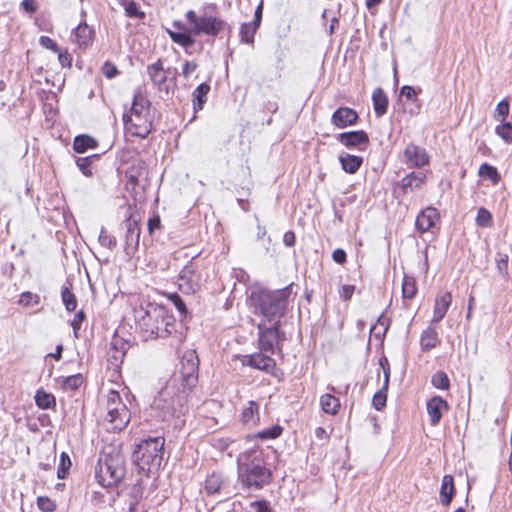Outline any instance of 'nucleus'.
Instances as JSON below:
<instances>
[{
    "mask_svg": "<svg viewBox=\"0 0 512 512\" xmlns=\"http://www.w3.org/2000/svg\"><path fill=\"white\" fill-rule=\"evenodd\" d=\"M136 321L145 341L166 338L176 331V320L168 309L156 303H147L136 311Z\"/></svg>",
    "mask_w": 512,
    "mask_h": 512,
    "instance_id": "nucleus-1",
    "label": "nucleus"
},
{
    "mask_svg": "<svg viewBox=\"0 0 512 512\" xmlns=\"http://www.w3.org/2000/svg\"><path fill=\"white\" fill-rule=\"evenodd\" d=\"M237 464L239 481L244 487L259 490L270 483L272 472L266 466L262 450L250 449L241 453Z\"/></svg>",
    "mask_w": 512,
    "mask_h": 512,
    "instance_id": "nucleus-2",
    "label": "nucleus"
},
{
    "mask_svg": "<svg viewBox=\"0 0 512 512\" xmlns=\"http://www.w3.org/2000/svg\"><path fill=\"white\" fill-rule=\"evenodd\" d=\"M291 286L274 291L260 290L253 292L251 300L256 313L262 315L268 322L280 323L291 295Z\"/></svg>",
    "mask_w": 512,
    "mask_h": 512,
    "instance_id": "nucleus-3",
    "label": "nucleus"
},
{
    "mask_svg": "<svg viewBox=\"0 0 512 512\" xmlns=\"http://www.w3.org/2000/svg\"><path fill=\"white\" fill-rule=\"evenodd\" d=\"M125 130L133 136L146 138L152 130L151 103L137 90L129 113L123 115Z\"/></svg>",
    "mask_w": 512,
    "mask_h": 512,
    "instance_id": "nucleus-4",
    "label": "nucleus"
},
{
    "mask_svg": "<svg viewBox=\"0 0 512 512\" xmlns=\"http://www.w3.org/2000/svg\"><path fill=\"white\" fill-rule=\"evenodd\" d=\"M165 439L163 437H149L141 441L132 454L137 467L144 473L159 470L163 460Z\"/></svg>",
    "mask_w": 512,
    "mask_h": 512,
    "instance_id": "nucleus-5",
    "label": "nucleus"
},
{
    "mask_svg": "<svg viewBox=\"0 0 512 512\" xmlns=\"http://www.w3.org/2000/svg\"><path fill=\"white\" fill-rule=\"evenodd\" d=\"M131 414L122 401L119 392L110 390L106 400V414L103 425L108 431H121L130 422Z\"/></svg>",
    "mask_w": 512,
    "mask_h": 512,
    "instance_id": "nucleus-6",
    "label": "nucleus"
},
{
    "mask_svg": "<svg viewBox=\"0 0 512 512\" xmlns=\"http://www.w3.org/2000/svg\"><path fill=\"white\" fill-rule=\"evenodd\" d=\"M124 466L119 455H104L99 458L95 468L97 482L103 487L117 485L124 477Z\"/></svg>",
    "mask_w": 512,
    "mask_h": 512,
    "instance_id": "nucleus-7",
    "label": "nucleus"
},
{
    "mask_svg": "<svg viewBox=\"0 0 512 512\" xmlns=\"http://www.w3.org/2000/svg\"><path fill=\"white\" fill-rule=\"evenodd\" d=\"M258 328V348L261 352L274 354H283V342L286 337L280 331V323H272L267 326L264 322L257 325Z\"/></svg>",
    "mask_w": 512,
    "mask_h": 512,
    "instance_id": "nucleus-8",
    "label": "nucleus"
},
{
    "mask_svg": "<svg viewBox=\"0 0 512 512\" xmlns=\"http://www.w3.org/2000/svg\"><path fill=\"white\" fill-rule=\"evenodd\" d=\"M191 25V33L194 35L205 34L215 37L226 27V22L218 17L204 14L198 16L195 11L189 10L185 14Z\"/></svg>",
    "mask_w": 512,
    "mask_h": 512,
    "instance_id": "nucleus-9",
    "label": "nucleus"
},
{
    "mask_svg": "<svg viewBox=\"0 0 512 512\" xmlns=\"http://www.w3.org/2000/svg\"><path fill=\"white\" fill-rule=\"evenodd\" d=\"M180 376L185 388H192L198 381L199 358L195 350H187L180 360Z\"/></svg>",
    "mask_w": 512,
    "mask_h": 512,
    "instance_id": "nucleus-10",
    "label": "nucleus"
},
{
    "mask_svg": "<svg viewBox=\"0 0 512 512\" xmlns=\"http://www.w3.org/2000/svg\"><path fill=\"white\" fill-rule=\"evenodd\" d=\"M122 225L125 229L124 251L127 256L131 257L136 253L139 247L140 225L137 220L131 219L130 216L125 219Z\"/></svg>",
    "mask_w": 512,
    "mask_h": 512,
    "instance_id": "nucleus-11",
    "label": "nucleus"
},
{
    "mask_svg": "<svg viewBox=\"0 0 512 512\" xmlns=\"http://www.w3.org/2000/svg\"><path fill=\"white\" fill-rule=\"evenodd\" d=\"M242 363L243 365L250 366L254 369H258L272 375L276 368V361L272 357L264 355L261 351L244 356Z\"/></svg>",
    "mask_w": 512,
    "mask_h": 512,
    "instance_id": "nucleus-12",
    "label": "nucleus"
},
{
    "mask_svg": "<svg viewBox=\"0 0 512 512\" xmlns=\"http://www.w3.org/2000/svg\"><path fill=\"white\" fill-rule=\"evenodd\" d=\"M359 116L358 113L349 107H339L331 117V122L339 129L354 125Z\"/></svg>",
    "mask_w": 512,
    "mask_h": 512,
    "instance_id": "nucleus-13",
    "label": "nucleus"
},
{
    "mask_svg": "<svg viewBox=\"0 0 512 512\" xmlns=\"http://www.w3.org/2000/svg\"><path fill=\"white\" fill-rule=\"evenodd\" d=\"M404 157L407 163L413 167H422L429 162L426 150L420 146L410 143L404 150Z\"/></svg>",
    "mask_w": 512,
    "mask_h": 512,
    "instance_id": "nucleus-14",
    "label": "nucleus"
},
{
    "mask_svg": "<svg viewBox=\"0 0 512 512\" xmlns=\"http://www.w3.org/2000/svg\"><path fill=\"white\" fill-rule=\"evenodd\" d=\"M337 139L347 148L366 146L369 143L368 134L363 130L340 133Z\"/></svg>",
    "mask_w": 512,
    "mask_h": 512,
    "instance_id": "nucleus-15",
    "label": "nucleus"
},
{
    "mask_svg": "<svg viewBox=\"0 0 512 512\" xmlns=\"http://www.w3.org/2000/svg\"><path fill=\"white\" fill-rule=\"evenodd\" d=\"M449 409V405L446 400H444L440 396H435L431 398L427 402V412L430 418V423L432 426H436L441 418L443 411H447Z\"/></svg>",
    "mask_w": 512,
    "mask_h": 512,
    "instance_id": "nucleus-16",
    "label": "nucleus"
},
{
    "mask_svg": "<svg viewBox=\"0 0 512 512\" xmlns=\"http://www.w3.org/2000/svg\"><path fill=\"white\" fill-rule=\"evenodd\" d=\"M147 74L153 84L157 86L160 91L167 90V74L164 70L161 59H158L156 62L148 65Z\"/></svg>",
    "mask_w": 512,
    "mask_h": 512,
    "instance_id": "nucleus-17",
    "label": "nucleus"
},
{
    "mask_svg": "<svg viewBox=\"0 0 512 512\" xmlns=\"http://www.w3.org/2000/svg\"><path fill=\"white\" fill-rule=\"evenodd\" d=\"M438 219L439 213L437 209L427 207L417 216L415 225L420 232H427L435 225Z\"/></svg>",
    "mask_w": 512,
    "mask_h": 512,
    "instance_id": "nucleus-18",
    "label": "nucleus"
},
{
    "mask_svg": "<svg viewBox=\"0 0 512 512\" xmlns=\"http://www.w3.org/2000/svg\"><path fill=\"white\" fill-rule=\"evenodd\" d=\"M451 302L452 295L450 292H445L436 297L431 324H437L444 318Z\"/></svg>",
    "mask_w": 512,
    "mask_h": 512,
    "instance_id": "nucleus-19",
    "label": "nucleus"
},
{
    "mask_svg": "<svg viewBox=\"0 0 512 512\" xmlns=\"http://www.w3.org/2000/svg\"><path fill=\"white\" fill-rule=\"evenodd\" d=\"M180 279L190 286L191 289L195 290L199 288L201 276L198 272L197 265L190 261L180 272Z\"/></svg>",
    "mask_w": 512,
    "mask_h": 512,
    "instance_id": "nucleus-20",
    "label": "nucleus"
},
{
    "mask_svg": "<svg viewBox=\"0 0 512 512\" xmlns=\"http://www.w3.org/2000/svg\"><path fill=\"white\" fill-rule=\"evenodd\" d=\"M426 180V176L421 172H412L406 175L401 180V188L404 193L412 192L414 190L420 189Z\"/></svg>",
    "mask_w": 512,
    "mask_h": 512,
    "instance_id": "nucleus-21",
    "label": "nucleus"
},
{
    "mask_svg": "<svg viewBox=\"0 0 512 512\" xmlns=\"http://www.w3.org/2000/svg\"><path fill=\"white\" fill-rule=\"evenodd\" d=\"M434 325L430 323L429 327L421 335L420 344L423 351H430L440 343L438 332Z\"/></svg>",
    "mask_w": 512,
    "mask_h": 512,
    "instance_id": "nucleus-22",
    "label": "nucleus"
},
{
    "mask_svg": "<svg viewBox=\"0 0 512 512\" xmlns=\"http://www.w3.org/2000/svg\"><path fill=\"white\" fill-rule=\"evenodd\" d=\"M166 32L170 36L171 40L183 47L187 53H189V49L195 44V39L192 37L193 33H191V31L189 33L176 32L170 28H167Z\"/></svg>",
    "mask_w": 512,
    "mask_h": 512,
    "instance_id": "nucleus-23",
    "label": "nucleus"
},
{
    "mask_svg": "<svg viewBox=\"0 0 512 512\" xmlns=\"http://www.w3.org/2000/svg\"><path fill=\"white\" fill-rule=\"evenodd\" d=\"M373 108L377 117L387 112L388 98L382 88H376L372 94Z\"/></svg>",
    "mask_w": 512,
    "mask_h": 512,
    "instance_id": "nucleus-24",
    "label": "nucleus"
},
{
    "mask_svg": "<svg viewBox=\"0 0 512 512\" xmlns=\"http://www.w3.org/2000/svg\"><path fill=\"white\" fill-rule=\"evenodd\" d=\"M339 162L341 164L342 169L349 173H356L363 163V158L356 155L351 154H343L339 157Z\"/></svg>",
    "mask_w": 512,
    "mask_h": 512,
    "instance_id": "nucleus-25",
    "label": "nucleus"
},
{
    "mask_svg": "<svg viewBox=\"0 0 512 512\" xmlns=\"http://www.w3.org/2000/svg\"><path fill=\"white\" fill-rule=\"evenodd\" d=\"M454 495V480L451 475H444L440 489V502L447 506L451 503Z\"/></svg>",
    "mask_w": 512,
    "mask_h": 512,
    "instance_id": "nucleus-26",
    "label": "nucleus"
},
{
    "mask_svg": "<svg viewBox=\"0 0 512 512\" xmlns=\"http://www.w3.org/2000/svg\"><path fill=\"white\" fill-rule=\"evenodd\" d=\"M210 86L207 83L200 84L192 93L193 107L195 111L202 110L207 100Z\"/></svg>",
    "mask_w": 512,
    "mask_h": 512,
    "instance_id": "nucleus-27",
    "label": "nucleus"
},
{
    "mask_svg": "<svg viewBox=\"0 0 512 512\" xmlns=\"http://www.w3.org/2000/svg\"><path fill=\"white\" fill-rule=\"evenodd\" d=\"M258 404L255 401H249L242 411V421L244 424L254 426L259 421Z\"/></svg>",
    "mask_w": 512,
    "mask_h": 512,
    "instance_id": "nucleus-28",
    "label": "nucleus"
},
{
    "mask_svg": "<svg viewBox=\"0 0 512 512\" xmlns=\"http://www.w3.org/2000/svg\"><path fill=\"white\" fill-rule=\"evenodd\" d=\"M97 147V141L89 135H78L74 138L73 149L77 153H84L87 149Z\"/></svg>",
    "mask_w": 512,
    "mask_h": 512,
    "instance_id": "nucleus-29",
    "label": "nucleus"
},
{
    "mask_svg": "<svg viewBox=\"0 0 512 512\" xmlns=\"http://www.w3.org/2000/svg\"><path fill=\"white\" fill-rule=\"evenodd\" d=\"M320 404H321L322 410L325 413H328L331 415H335L338 412L339 407H340V402H339L338 398H336L335 396H333L331 394H325V395L321 396Z\"/></svg>",
    "mask_w": 512,
    "mask_h": 512,
    "instance_id": "nucleus-30",
    "label": "nucleus"
},
{
    "mask_svg": "<svg viewBox=\"0 0 512 512\" xmlns=\"http://www.w3.org/2000/svg\"><path fill=\"white\" fill-rule=\"evenodd\" d=\"M258 29L259 27L251 22L243 23L239 32L241 42L252 45L254 43V35Z\"/></svg>",
    "mask_w": 512,
    "mask_h": 512,
    "instance_id": "nucleus-31",
    "label": "nucleus"
},
{
    "mask_svg": "<svg viewBox=\"0 0 512 512\" xmlns=\"http://www.w3.org/2000/svg\"><path fill=\"white\" fill-rule=\"evenodd\" d=\"M75 36L79 45L86 46L92 41L93 31L86 23H80L75 30Z\"/></svg>",
    "mask_w": 512,
    "mask_h": 512,
    "instance_id": "nucleus-32",
    "label": "nucleus"
},
{
    "mask_svg": "<svg viewBox=\"0 0 512 512\" xmlns=\"http://www.w3.org/2000/svg\"><path fill=\"white\" fill-rule=\"evenodd\" d=\"M417 293L416 280L412 276L405 275L402 282V297L412 299Z\"/></svg>",
    "mask_w": 512,
    "mask_h": 512,
    "instance_id": "nucleus-33",
    "label": "nucleus"
},
{
    "mask_svg": "<svg viewBox=\"0 0 512 512\" xmlns=\"http://www.w3.org/2000/svg\"><path fill=\"white\" fill-rule=\"evenodd\" d=\"M71 284L69 286H63L61 289V298L62 302L65 305L67 311L72 312L75 311L77 307V299L74 293L70 290Z\"/></svg>",
    "mask_w": 512,
    "mask_h": 512,
    "instance_id": "nucleus-34",
    "label": "nucleus"
},
{
    "mask_svg": "<svg viewBox=\"0 0 512 512\" xmlns=\"http://www.w3.org/2000/svg\"><path fill=\"white\" fill-rule=\"evenodd\" d=\"M35 402L39 408L49 409L55 405V397L44 390H38L35 395Z\"/></svg>",
    "mask_w": 512,
    "mask_h": 512,
    "instance_id": "nucleus-35",
    "label": "nucleus"
},
{
    "mask_svg": "<svg viewBox=\"0 0 512 512\" xmlns=\"http://www.w3.org/2000/svg\"><path fill=\"white\" fill-rule=\"evenodd\" d=\"M120 3L124 6L127 17L137 19L145 18V13L139 9L138 5L134 1L120 0Z\"/></svg>",
    "mask_w": 512,
    "mask_h": 512,
    "instance_id": "nucleus-36",
    "label": "nucleus"
},
{
    "mask_svg": "<svg viewBox=\"0 0 512 512\" xmlns=\"http://www.w3.org/2000/svg\"><path fill=\"white\" fill-rule=\"evenodd\" d=\"M98 157L99 156L97 154L87 156V157H79L76 160V164H77L78 168L80 169V171L85 176H91L92 175V170L90 168L91 164L94 160L98 159Z\"/></svg>",
    "mask_w": 512,
    "mask_h": 512,
    "instance_id": "nucleus-37",
    "label": "nucleus"
},
{
    "mask_svg": "<svg viewBox=\"0 0 512 512\" xmlns=\"http://www.w3.org/2000/svg\"><path fill=\"white\" fill-rule=\"evenodd\" d=\"M479 175L484 178H489L494 184L500 180V175L497 169L487 163H483L479 168Z\"/></svg>",
    "mask_w": 512,
    "mask_h": 512,
    "instance_id": "nucleus-38",
    "label": "nucleus"
},
{
    "mask_svg": "<svg viewBox=\"0 0 512 512\" xmlns=\"http://www.w3.org/2000/svg\"><path fill=\"white\" fill-rule=\"evenodd\" d=\"M431 383L437 389L447 390L450 387L449 378L443 371L436 372L431 378Z\"/></svg>",
    "mask_w": 512,
    "mask_h": 512,
    "instance_id": "nucleus-39",
    "label": "nucleus"
},
{
    "mask_svg": "<svg viewBox=\"0 0 512 512\" xmlns=\"http://www.w3.org/2000/svg\"><path fill=\"white\" fill-rule=\"evenodd\" d=\"M98 241L102 247L113 250L117 245V240L114 236L109 235L104 227L101 228Z\"/></svg>",
    "mask_w": 512,
    "mask_h": 512,
    "instance_id": "nucleus-40",
    "label": "nucleus"
},
{
    "mask_svg": "<svg viewBox=\"0 0 512 512\" xmlns=\"http://www.w3.org/2000/svg\"><path fill=\"white\" fill-rule=\"evenodd\" d=\"M388 389L381 388L372 398V405L377 411H381L386 406Z\"/></svg>",
    "mask_w": 512,
    "mask_h": 512,
    "instance_id": "nucleus-41",
    "label": "nucleus"
},
{
    "mask_svg": "<svg viewBox=\"0 0 512 512\" xmlns=\"http://www.w3.org/2000/svg\"><path fill=\"white\" fill-rule=\"evenodd\" d=\"M83 383V377L81 374H75L65 377L62 381V385L65 389L76 390Z\"/></svg>",
    "mask_w": 512,
    "mask_h": 512,
    "instance_id": "nucleus-42",
    "label": "nucleus"
},
{
    "mask_svg": "<svg viewBox=\"0 0 512 512\" xmlns=\"http://www.w3.org/2000/svg\"><path fill=\"white\" fill-rule=\"evenodd\" d=\"M476 223L481 227H491L492 226V215L485 208H479L476 217Z\"/></svg>",
    "mask_w": 512,
    "mask_h": 512,
    "instance_id": "nucleus-43",
    "label": "nucleus"
},
{
    "mask_svg": "<svg viewBox=\"0 0 512 512\" xmlns=\"http://www.w3.org/2000/svg\"><path fill=\"white\" fill-rule=\"evenodd\" d=\"M19 305L28 307L32 305H38L40 303V296L38 294L32 293V292H23L20 295Z\"/></svg>",
    "mask_w": 512,
    "mask_h": 512,
    "instance_id": "nucleus-44",
    "label": "nucleus"
},
{
    "mask_svg": "<svg viewBox=\"0 0 512 512\" xmlns=\"http://www.w3.org/2000/svg\"><path fill=\"white\" fill-rule=\"evenodd\" d=\"M495 131L504 141L508 143L512 141V124L510 122H504L498 125Z\"/></svg>",
    "mask_w": 512,
    "mask_h": 512,
    "instance_id": "nucleus-45",
    "label": "nucleus"
},
{
    "mask_svg": "<svg viewBox=\"0 0 512 512\" xmlns=\"http://www.w3.org/2000/svg\"><path fill=\"white\" fill-rule=\"evenodd\" d=\"M221 488V481L219 476L212 474L207 477L205 481V489L209 494H214L218 492Z\"/></svg>",
    "mask_w": 512,
    "mask_h": 512,
    "instance_id": "nucleus-46",
    "label": "nucleus"
},
{
    "mask_svg": "<svg viewBox=\"0 0 512 512\" xmlns=\"http://www.w3.org/2000/svg\"><path fill=\"white\" fill-rule=\"evenodd\" d=\"M508 260L509 257L507 254L504 253H497L496 256V264L497 269L504 277L508 275Z\"/></svg>",
    "mask_w": 512,
    "mask_h": 512,
    "instance_id": "nucleus-47",
    "label": "nucleus"
},
{
    "mask_svg": "<svg viewBox=\"0 0 512 512\" xmlns=\"http://www.w3.org/2000/svg\"><path fill=\"white\" fill-rule=\"evenodd\" d=\"M70 466H71L70 458L68 457V455L66 453L63 452L60 457V465H59V468L57 471L58 478L64 479L66 477L67 470L69 469Z\"/></svg>",
    "mask_w": 512,
    "mask_h": 512,
    "instance_id": "nucleus-48",
    "label": "nucleus"
},
{
    "mask_svg": "<svg viewBox=\"0 0 512 512\" xmlns=\"http://www.w3.org/2000/svg\"><path fill=\"white\" fill-rule=\"evenodd\" d=\"M37 505L42 512H53L56 510V504L48 497H38Z\"/></svg>",
    "mask_w": 512,
    "mask_h": 512,
    "instance_id": "nucleus-49",
    "label": "nucleus"
},
{
    "mask_svg": "<svg viewBox=\"0 0 512 512\" xmlns=\"http://www.w3.org/2000/svg\"><path fill=\"white\" fill-rule=\"evenodd\" d=\"M282 433V428L280 426H274L269 429H265L259 432L258 436L262 439H275L279 437Z\"/></svg>",
    "mask_w": 512,
    "mask_h": 512,
    "instance_id": "nucleus-50",
    "label": "nucleus"
},
{
    "mask_svg": "<svg viewBox=\"0 0 512 512\" xmlns=\"http://www.w3.org/2000/svg\"><path fill=\"white\" fill-rule=\"evenodd\" d=\"M169 300L174 304V306L177 308V310L181 314H186V312H187L186 305H185L184 301L182 300V298L180 297V295H178L177 293L170 294Z\"/></svg>",
    "mask_w": 512,
    "mask_h": 512,
    "instance_id": "nucleus-51",
    "label": "nucleus"
},
{
    "mask_svg": "<svg viewBox=\"0 0 512 512\" xmlns=\"http://www.w3.org/2000/svg\"><path fill=\"white\" fill-rule=\"evenodd\" d=\"M85 318H86L85 313H84L82 310H80V311H78V312L75 314L74 319H73V320H72V322H71V326L73 327V331H74V336H75L76 338H78V337H79V335H78V331H79V329H80V326H81L82 321H83Z\"/></svg>",
    "mask_w": 512,
    "mask_h": 512,
    "instance_id": "nucleus-52",
    "label": "nucleus"
},
{
    "mask_svg": "<svg viewBox=\"0 0 512 512\" xmlns=\"http://www.w3.org/2000/svg\"><path fill=\"white\" fill-rule=\"evenodd\" d=\"M39 43L42 47L46 49H49L55 53L59 52V47L57 43L48 36H41L39 39Z\"/></svg>",
    "mask_w": 512,
    "mask_h": 512,
    "instance_id": "nucleus-53",
    "label": "nucleus"
},
{
    "mask_svg": "<svg viewBox=\"0 0 512 512\" xmlns=\"http://www.w3.org/2000/svg\"><path fill=\"white\" fill-rule=\"evenodd\" d=\"M198 68V64L194 61H185L182 68V76L188 79Z\"/></svg>",
    "mask_w": 512,
    "mask_h": 512,
    "instance_id": "nucleus-54",
    "label": "nucleus"
},
{
    "mask_svg": "<svg viewBox=\"0 0 512 512\" xmlns=\"http://www.w3.org/2000/svg\"><path fill=\"white\" fill-rule=\"evenodd\" d=\"M509 107V102L506 99H503L497 104L495 112L502 117V121L508 116Z\"/></svg>",
    "mask_w": 512,
    "mask_h": 512,
    "instance_id": "nucleus-55",
    "label": "nucleus"
},
{
    "mask_svg": "<svg viewBox=\"0 0 512 512\" xmlns=\"http://www.w3.org/2000/svg\"><path fill=\"white\" fill-rule=\"evenodd\" d=\"M102 71L103 74L109 79L114 78L119 73L117 67L111 62H105L102 67Z\"/></svg>",
    "mask_w": 512,
    "mask_h": 512,
    "instance_id": "nucleus-56",
    "label": "nucleus"
},
{
    "mask_svg": "<svg viewBox=\"0 0 512 512\" xmlns=\"http://www.w3.org/2000/svg\"><path fill=\"white\" fill-rule=\"evenodd\" d=\"M58 60L62 67H71L72 66V56L68 53L67 50L61 51L59 49Z\"/></svg>",
    "mask_w": 512,
    "mask_h": 512,
    "instance_id": "nucleus-57",
    "label": "nucleus"
},
{
    "mask_svg": "<svg viewBox=\"0 0 512 512\" xmlns=\"http://www.w3.org/2000/svg\"><path fill=\"white\" fill-rule=\"evenodd\" d=\"M401 96H404L407 100L415 101L417 99V91L412 86L405 85L401 88Z\"/></svg>",
    "mask_w": 512,
    "mask_h": 512,
    "instance_id": "nucleus-58",
    "label": "nucleus"
},
{
    "mask_svg": "<svg viewBox=\"0 0 512 512\" xmlns=\"http://www.w3.org/2000/svg\"><path fill=\"white\" fill-rule=\"evenodd\" d=\"M21 8L25 12L33 14L38 10V4L36 0H23L21 2Z\"/></svg>",
    "mask_w": 512,
    "mask_h": 512,
    "instance_id": "nucleus-59",
    "label": "nucleus"
},
{
    "mask_svg": "<svg viewBox=\"0 0 512 512\" xmlns=\"http://www.w3.org/2000/svg\"><path fill=\"white\" fill-rule=\"evenodd\" d=\"M332 259L338 264L346 263V252L343 249H335L332 253Z\"/></svg>",
    "mask_w": 512,
    "mask_h": 512,
    "instance_id": "nucleus-60",
    "label": "nucleus"
},
{
    "mask_svg": "<svg viewBox=\"0 0 512 512\" xmlns=\"http://www.w3.org/2000/svg\"><path fill=\"white\" fill-rule=\"evenodd\" d=\"M355 287L353 285H343L339 291L341 298L344 300L351 299L354 293Z\"/></svg>",
    "mask_w": 512,
    "mask_h": 512,
    "instance_id": "nucleus-61",
    "label": "nucleus"
},
{
    "mask_svg": "<svg viewBox=\"0 0 512 512\" xmlns=\"http://www.w3.org/2000/svg\"><path fill=\"white\" fill-rule=\"evenodd\" d=\"M256 512H273L269 503L266 501H256L253 503Z\"/></svg>",
    "mask_w": 512,
    "mask_h": 512,
    "instance_id": "nucleus-62",
    "label": "nucleus"
},
{
    "mask_svg": "<svg viewBox=\"0 0 512 512\" xmlns=\"http://www.w3.org/2000/svg\"><path fill=\"white\" fill-rule=\"evenodd\" d=\"M160 224H161V221H160V217L159 216L151 217L148 220V231H149V233L152 234L155 231V229L160 227Z\"/></svg>",
    "mask_w": 512,
    "mask_h": 512,
    "instance_id": "nucleus-63",
    "label": "nucleus"
},
{
    "mask_svg": "<svg viewBox=\"0 0 512 512\" xmlns=\"http://www.w3.org/2000/svg\"><path fill=\"white\" fill-rule=\"evenodd\" d=\"M283 242L286 246L291 247L295 244V234L292 231H287L283 236Z\"/></svg>",
    "mask_w": 512,
    "mask_h": 512,
    "instance_id": "nucleus-64",
    "label": "nucleus"
}]
</instances>
